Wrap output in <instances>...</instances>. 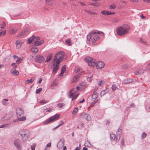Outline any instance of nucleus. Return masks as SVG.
I'll list each match as a JSON object with an SVG mask.
<instances>
[{"label":"nucleus","mask_w":150,"mask_h":150,"mask_svg":"<svg viewBox=\"0 0 150 150\" xmlns=\"http://www.w3.org/2000/svg\"><path fill=\"white\" fill-rule=\"evenodd\" d=\"M47 3L48 5H50L52 4V2L51 0H46Z\"/></svg>","instance_id":"58836bf2"},{"label":"nucleus","mask_w":150,"mask_h":150,"mask_svg":"<svg viewBox=\"0 0 150 150\" xmlns=\"http://www.w3.org/2000/svg\"><path fill=\"white\" fill-rule=\"evenodd\" d=\"M139 73H140V74H142L145 71V70L143 69H139Z\"/></svg>","instance_id":"a19ab883"},{"label":"nucleus","mask_w":150,"mask_h":150,"mask_svg":"<svg viewBox=\"0 0 150 150\" xmlns=\"http://www.w3.org/2000/svg\"><path fill=\"white\" fill-rule=\"evenodd\" d=\"M78 111V109L77 107L75 108L73 110L72 112V114H74V113H76Z\"/></svg>","instance_id":"f704fd0d"},{"label":"nucleus","mask_w":150,"mask_h":150,"mask_svg":"<svg viewBox=\"0 0 150 150\" xmlns=\"http://www.w3.org/2000/svg\"><path fill=\"white\" fill-rule=\"evenodd\" d=\"M92 102H91L90 106L91 107H93L95 104L98 102V100L95 101V100H91Z\"/></svg>","instance_id":"a878e982"},{"label":"nucleus","mask_w":150,"mask_h":150,"mask_svg":"<svg viewBox=\"0 0 150 150\" xmlns=\"http://www.w3.org/2000/svg\"><path fill=\"white\" fill-rule=\"evenodd\" d=\"M53 55V54L52 53L49 54L47 56L45 62H49L52 58Z\"/></svg>","instance_id":"ddd939ff"},{"label":"nucleus","mask_w":150,"mask_h":150,"mask_svg":"<svg viewBox=\"0 0 150 150\" xmlns=\"http://www.w3.org/2000/svg\"><path fill=\"white\" fill-rule=\"evenodd\" d=\"M64 139H61L59 141L57 144V146L59 149L62 148L64 145Z\"/></svg>","instance_id":"9d476101"},{"label":"nucleus","mask_w":150,"mask_h":150,"mask_svg":"<svg viewBox=\"0 0 150 150\" xmlns=\"http://www.w3.org/2000/svg\"><path fill=\"white\" fill-rule=\"evenodd\" d=\"M80 76V75L79 74H77L76 76H75L73 79V82L74 83L76 82L79 80Z\"/></svg>","instance_id":"6ab92c4d"},{"label":"nucleus","mask_w":150,"mask_h":150,"mask_svg":"<svg viewBox=\"0 0 150 150\" xmlns=\"http://www.w3.org/2000/svg\"><path fill=\"white\" fill-rule=\"evenodd\" d=\"M135 74L136 75H140V73H139V71H137L136 72H135Z\"/></svg>","instance_id":"69168bd1"},{"label":"nucleus","mask_w":150,"mask_h":150,"mask_svg":"<svg viewBox=\"0 0 150 150\" xmlns=\"http://www.w3.org/2000/svg\"><path fill=\"white\" fill-rule=\"evenodd\" d=\"M6 26V24L4 22H3L1 27V28H4Z\"/></svg>","instance_id":"864d4df0"},{"label":"nucleus","mask_w":150,"mask_h":150,"mask_svg":"<svg viewBox=\"0 0 150 150\" xmlns=\"http://www.w3.org/2000/svg\"><path fill=\"white\" fill-rule=\"evenodd\" d=\"M79 86L81 89H84L86 86V85L84 83H79Z\"/></svg>","instance_id":"c85d7f7f"},{"label":"nucleus","mask_w":150,"mask_h":150,"mask_svg":"<svg viewBox=\"0 0 150 150\" xmlns=\"http://www.w3.org/2000/svg\"><path fill=\"white\" fill-rule=\"evenodd\" d=\"M75 71L77 74H78L80 75L82 72L81 69L79 68H78L77 69H76Z\"/></svg>","instance_id":"cd10ccee"},{"label":"nucleus","mask_w":150,"mask_h":150,"mask_svg":"<svg viewBox=\"0 0 150 150\" xmlns=\"http://www.w3.org/2000/svg\"><path fill=\"white\" fill-rule=\"evenodd\" d=\"M130 29V27L127 25H124L122 26H119L116 29L117 34L119 35H122L128 33Z\"/></svg>","instance_id":"f03ea898"},{"label":"nucleus","mask_w":150,"mask_h":150,"mask_svg":"<svg viewBox=\"0 0 150 150\" xmlns=\"http://www.w3.org/2000/svg\"><path fill=\"white\" fill-rule=\"evenodd\" d=\"M85 11L88 13L90 14L91 15H94L96 14L95 13L91 11H89L86 10H85Z\"/></svg>","instance_id":"4c0bfd02"},{"label":"nucleus","mask_w":150,"mask_h":150,"mask_svg":"<svg viewBox=\"0 0 150 150\" xmlns=\"http://www.w3.org/2000/svg\"><path fill=\"white\" fill-rule=\"evenodd\" d=\"M127 64L124 65L122 66V68L124 69H126L127 68Z\"/></svg>","instance_id":"680f3d73"},{"label":"nucleus","mask_w":150,"mask_h":150,"mask_svg":"<svg viewBox=\"0 0 150 150\" xmlns=\"http://www.w3.org/2000/svg\"><path fill=\"white\" fill-rule=\"evenodd\" d=\"M21 40H17L16 42V45H20V46H21L20 43H21Z\"/></svg>","instance_id":"a18cd8bd"},{"label":"nucleus","mask_w":150,"mask_h":150,"mask_svg":"<svg viewBox=\"0 0 150 150\" xmlns=\"http://www.w3.org/2000/svg\"><path fill=\"white\" fill-rule=\"evenodd\" d=\"M104 63L102 61H99L97 63H96V66L97 69H100L103 68L104 66Z\"/></svg>","instance_id":"9b49d317"},{"label":"nucleus","mask_w":150,"mask_h":150,"mask_svg":"<svg viewBox=\"0 0 150 150\" xmlns=\"http://www.w3.org/2000/svg\"><path fill=\"white\" fill-rule=\"evenodd\" d=\"M85 62L88 63L89 66H92L94 67L96 65V61L95 59H92L91 57H86L85 59Z\"/></svg>","instance_id":"20e7f679"},{"label":"nucleus","mask_w":150,"mask_h":150,"mask_svg":"<svg viewBox=\"0 0 150 150\" xmlns=\"http://www.w3.org/2000/svg\"><path fill=\"white\" fill-rule=\"evenodd\" d=\"M16 113L18 116H20L24 114L23 110L21 108H18L16 109Z\"/></svg>","instance_id":"6e6552de"},{"label":"nucleus","mask_w":150,"mask_h":150,"mask_svg":"<svg viewBox=\"0 0 150 150\" xmlns=\"http://www.w3.org/2000/svg\"><path fill=\"white\" fill-rule=\"evenodd\" d=\"M87 79L88 81H91L92 80V76L88 77V78H87Z\"/></svg>","instance_id":"052dcab7"},{"label":"nucleus","mask_w":150,"mask_h":150,"mask_svg":"<svg viewBox=\"0 0 150 150\" xmlns=\"http://www.w3.org/2000/svg\"><path fill=\"white\" fill-rule=\"evenodd\" d=\"M42 90V88H39L37 89L36 91V93L37 94L39 93Z\"/></svg>","instance_id":"79ce46f5"},{"label":"nucleus","mask_w":150,"mask_h":150,"mask_svg":"<svg viewBox=\"0 0 150 150\" xmlns=\"http://www.w3.org/2000/svg\"><path fill=\"white\" fill-rule=\"evenodd\" d=\"M73 91L74 90L72 89L69 92V98H71L73 97Z\"/></svg>","instance_id":"bb28decb"},{"label":"nucleus","mask_w":150,"mask_h":150,"mask_svg":"<svg viewBox=\"0 0 150 150\" xmlns=\"http://www.w3.org/2000/svg\"><path fill=\"white\" fill-rule=\"evenodd\" d=\"M47 110L46 112H49L51 110H52V109L51 108H49V109L46 108V109H44V110Z\"/></svg>","instance_id":"bf43d9fd"},{"label":"nucleus","mask_w":150,"mask_h":150,"mask_svg":"<svg viewBox=\"0 0 150 150\" xmlns=\"http://www.w3.org/2000/svg\"><path fill=\"white\" fill-rule=\"evenodd\" d=\"M31 52H32L36 53L38 51V49L37 47H32L31 49Z\"/></svg>","instance_id":"b1692460"},{"label":"nucleus","mask_w":150,"mask_h":150,"mask_svg":"<svg viewBox=\"0 0 150 150\" xmlns=\"http://www.w3.org/2000/svg\"><path fill=\"white\" fill-rule=\"evenodd\" d=\"M6 31H3L2 32H1L0 33V37L1 35H5V34H6Z\"/></svg>","instance_id":"8fccbe9b"},{"label":"nucleus","mask_w":150,"mask_h":150,"mask_svg":"<svg viewBox=\"0 0 150 150\" xmlns=\"http://www.w3.org/2000/svg\"><path fill=\"white\" fill-rule=\"evenodd\" d=\"M35 59L38 62L41 63L44 61L45 59L42 56L39 55L36 56Z\"/></svg>","instance_id":"1a4fd4ad"},{"label":"nucleus","mask_w":150,"mask_h":150,"mask_svg":"<svg viewBox=\"0 0 150 150\" xmlns=\"http://www.w3.org/2000/svg\"><path fill=\"white\" fill-rule=\"evenodd\" d=\"M18 29L15 28L14 29L12 28L10 30V32L12 34H14L17 31Z\"/></svg>","instance_id":"7c9ffc66"},{"label":"nucleus","mask_w":150,"mask_h":150,"mask_svg":"<svg viewBox=\"0 0 150 150\" xmlns=\"http://www.w3.org/2000/svg\"><path fill=\"white\" fill-rule=\"evenodd\" d=\"M146 69L149 71H150V64H149L146 67Z\"/></svg>","instance_id":"09e8293b"},{"label":"nucleus","mask_w":150,"mask_h":150,"mask_svg":"<svg viewBox=\"0 0 150 150\" xmlns=\"http://www.w3.org/2000/svg\"><path fill=\"white\" fill-rule=\"evenodd\" d=\"M103 81H101L99 83H98V85L101 86L102 85V84L103 83Z\"/></svg>","instance_id":"5fc2aeb1"},{"label":"nucleus","mask_w":150,"mask_h":150,"mask_svg":"<svg viewBox=\"0 0 150 150\" xmlns=\"http://www.w3.org/2000/svg\"><path fill=\"white\" fill-rule=\"evenodd\" d=\"M60 115L58 114H56L54 116L51 117L47 120L44 121L43 122L44 125H47L51 122H54L59 117Z\"/></svg>","instance_id":"7ed1b4c3"},{"label":"nucleus","mask_w":150,"mask_h":150,"mask_svg":"<svg viewBox=\"0 0 150 150\" xmlns=\"http://www.w3.org/2000/svg\"><path fill=\"white\" fill-rule=\"evenodd\" d=\"M133 80L130 79H126L123 81V83L124 84H127L132 83L133 82Z\"/></svg>","instance_id":"4468645a"},{"label":"nucleus","mask_w":150,"mask_h":150,"mask_svg":"<svg viewBox=\"0 0 150 150\" xmlns=\"http://www.w3.org/2000/svg\"><path fill=\"white\" fill-rule=\"evenodd\" d=\"M35 37V35H33L32 37L28 38L27 40L28 43L29 44H30L33 41V40Z\"/></svg>","instance_id":"f3484780"},{"label":"nucleus","mask_w":150,"mask_h":150,"mask_svg":"<svg viewBox=\"0 0 150 150\" xmlns=\"http://www.w3.org/2000/svg\"><path fill=\"white\" fill-rule=\"evenodd\" d=\"M8 101V99H4L3 100V104L5 105H7V103L6 102V101Z\"/></svg>","instance_id":"c9c22d12"},{"label":"nucleus","mask_w":150,"mask_h":150,"mask_svg":"<svg viewBox=\"0 0 150 150\" xmlns=\"http://www.w3.org/2000/svg\"><path fill=\"white\" fill-rule=\"evenodd\" d=\"M35 40L39 41L40 40V38L39 37H37L35 38Z\"/></svg>","instance_id":"e2e57ef3"},{"label":"nucleus","mask_w":150,"mask_h":150,"mask_svg":"<svg viewBox=\"0 0 150 150\" xmlns=\"http://www.w3.org/2000/svg\"><path fill=\"white\" fill-rule=\"evenodd\" d=\"M9 125H10L9 124H8L3 125L0 126V128L6 127H8V126H9Z\"/></svg>","instance_id":"e433bc0d"},{"label":"nucleus","mask_w":150,"mask_h":150,"mask_svg":"<svg viewBox=\"0 0 150 150\" xmlns=\"http://www.w3.org/2000/svg\"><path fill=\"white\" fill-rule=\"evenodd\" d=\"M30 29L28 28H25L23 31H22L21 33L18 36V37L20 36H23L26 34L29 31Z\"/></svg>","instance_id":"f8f14e48"},{"label":"nucleus","mask_w":150,"mask_h":150,"mask_svg":"<svg viewBox=\"0 0 150 150\" xmlns=\"http://www.w3.org/2000/svg\"><path fill=\"white\" fill-rule=\"evenodd\" d=\"M59 124L58 125V126L59 127L61 125H62V124L64 123V122L62 120H61L59 122Z\"/></svg>","instance_id":"6e6d98bb"},{"label":"nucleus","mask_w":150,"mask_h":150,"mask_svg":"<svg viewBox=\"0 0 150 150\" xmlns=\"http://www.w3.org/2000/svg\"><path fill=\"white\" fill-rule=\"evenodd\" d=\"M66 69L65 65H64L61 69V72L59 74L60 76H62Z\"/></svg>","instance_id":"a211bd4d"},{"label":"nucleus","mask_w":150,"mask_h":150,"mask_svg":"<svg viewBox=\"0 0 150 150\" xmlns=\"http://www.w3.org/2000/svg\"><path fill=\"white\" fill-rule=\"evenodd\" d=\"M122 133L119 132L118 131L117 133V136L116 138V142L118 141Z\"/></svg>","instance_id":"4be33fe9"},{"label":"nucleus","mask_w":150,"mask_h":150,"mask_svg":"<svg viewBox=\"0 0 150 150\" xmlns=\"http://www.w3.org/2000/svg\"><path fill=\"white\" fill-rule=\"evenodd\" d=\"M101 13L104 15H107V11H101Z\"/></svg>","instance_id":"13d9d810"},{"label":"nucleus","mask_w":150,"mask_h":150,"mask_svg":"<svg viewBox=\"0 0 150 150\" xmlns=\"http://www.w3.org/2000/svg\"><path fill=\"white\" fill-rule=\"evenodd\" d=\"M57 107L59 108H61L62 107L64 106L65 104L63 103H58L57 104Z\"/></svg>","instance_id":"473e14b6"},{"label":"nucleus","mask_w":150,"mask_h":150,"mask_svg":"<svg viewBox=\"0 0 150 150\" xmlns=\"http://www.w3.org/2000/svg\"><path fill=\"white\" fill-rule=\"evenodd\" d=\"M21 60L20 59H19L16 60V62L18 64H19L20 63V61Z\"/></svg>","instance_id":"338daca9"},{"label":"nucleus","mask_w":150,"mask_h":150,"mask_svg":"<svg viewBox=\"0 0 150 150\" xmlns=\"http://www.w3.org/2000/svg\"><path fill=\"white\" fill-rule=\"evenodd\" d=\"M51 146V144L50 142L48 143L46 146L47 147H50Z\"/></svg>","instance_id":"0e129e2a"},{"label":"nucleus","mask_w":150,"mask_h":150,"mask_svg":"<svg viewBox=\"0 0 150 150\" xmlns=\"http://www.w3.org/2000/svg\"><path fill=\"white\" fill-rule=\"evenodd\" d=\"M11 72L14 75H17L19 74V72L18 71L15 70V68L12 69Z\"/></svg>","instance_id":"2eb2a0df"},{"label":"nucleus","mask_w":150,"mask_h":150,"mask_svg":"<svg viewBox=\"0 0 150 150\" xmlns=\"http://www.w3.org/2000/svg\"><path fill=\"white\" fill-rule=\"evenodd\" d=\"M147 134L145 132H143L142 135V139L144 138L146 136Z\"/></svg>","instance_id":"c03bdc74"},{"label":"nucleus","mask_w":150,"mask_h":150,"mask_svg":"<svg viewBox=\"0 0 150 150\" xmlns=\"http://www.w3.org/2000/svg\"><path fill=\"white\" fill-rule=\"evenodd\" d=\"M93 38L96 40H97L100 39V37L98 35H95L94 36Z\"/></svg>","instance_id":"ea45409f"},{"label":"nucleus","mask_w":150,"mask_h":150,"mask_svg":"<svg viewBox=\"0 0 150 150\" xmlns=\"http://www.w3.org/2000/svg\"><path fill=\"white\" fill-rule=\"evenodd\" d=\"M98 93H94L92 96L91 100H95L97 98L98 96Z\"/></svg>","instance_id":"5701e85b"},{"label":"nucleus","mask_w":150,"mask_h":150,"mask_svg":"<svg viewBox=\"0 0 150 150\" xmlns=\"http://www.w3.org/2000/svg\"><path fill=\"white\" fill-rule=\"evenodd\" d=\"M108 93V91L105 90H102L100 93V95L101 96H102L104 95L105 94Z\"/></svg>","instance_id":"c756f323"},{"label":"nucleus","mask_w":150,"mask_h":150,"mask_svg":"<svg viewBox=\"0 0 150 150\" xmlns=\"http://www.w3.org/2000/svg\"><path fill=\"white\" fill-rule=\"evenodd\" d=\"M99 34L100 35H103V32L100 31H99L97 30H93L91 32L88 34L87 36V39L88 40L89 42L90 41V40L91 39L92 37V34Z\"/></svg>","instance_id":"423d86ee"},{"label":"nucleus","mask_w":150,"mask_h":150,"mask_svg":"<svg viewBox=\"0 0 150 150\" xmlns=\"http://www.w3.org/2000/svg\"><path fill=\"white\" fill-rule=\"evenodd\" d=\"M65 42L68 44V46H70L71 45V40L69 39L66 40Z\"/></svg>","instance_id":"72a5a7b5"},{"label":"nucleus","mask_w":150,"mask_h":150,"mask_svg":"<svg viewBox=\"0 0 150 150\" xmlns=\"http://www.w3.org/2000/svg\"><path fill=\"white\" fill-rule=\"evenodd\" d=\"M18 120L19 121H24L26 120V117L25 116L21 117L18 116L17 117Z\"/></svg>","instance_id":"393cba45"},{"label":"nucleus","mask_w":150,"mask_h":150,"mask_svg":"<svg viewBox=\"0 0 150 150\" xmlns=\"http://www.w3.org/2000/svg\"><path fill=\"white\" fill-rule=\"evenodd\" d=\"M20 135L22 137V139L23 141H26L29 137L30 134L29 131L27 130H25L23 134H20Z\"/></svg>","instance_id":"39448f33"},{"label":"nucleus","mask_w":150,"mask_h":150,"mask_svg":"<svg viewBox=\"0 0 150 150\" xmlns=\"http://www.w3.org/2000/svg\"><path fill=\"white\" fill-rule=\"evenodd\" d=\"M64 52L62 51L58 52L55 54L53 60L54 66L52 71V73L55 74L59 68V64L63 60L64 57Z\"/></svg>","instance_id":"f257e3e1"},{"label":"nucleus","mask_w":150,"mask_h":150,"mask_svg":"<svg viewBox=\"0 0 150 150\" xmlns=\"http://www.w3.org/2000/svg\"><path fill=\"white\" fill-rule=\"evenodd\" d=\"M116 137L115 134H112L110 135V138L111 141H113L115 140H116Z\"/></svg>","instance_id":"412c9836"},{"label":"nucleus","mask_w":150,"mask_h":150,"mask_svg":"<svg viewBox=\"0 0 150 150\" xmlns=\"http://www.w3.org/2000/svg\"><path fill=\"white\" fill-rule=\"evenodd\" d=\"M109 7L111 9H114L116 8V6H115L110 5Z\"/></svg>","instance_id":"4d7b16f0"},{"label":"nucleus","mask_w":150,"mask_h":150,"mask_svg":"<svg viewBox=\"0 0 150 150\" xmlns=\"http://www.w3.org/2000/svg\"><path fill=\"white\" fill-rule=\"evenodd\" d=\"M11 65L13 67L16 68L17 67V65L15 63H13L11 64Z\"/></svg>","instance_id":"3c124183"},{"label":"nucleus","mask_w":150,"mask_h":150,"mask_svg":"<svg viewBox=\"0 0 150 150\" xmlns=\"http://www.w3.org/2000/svg\"><path fill=\"white\" fill-rule=\"evenodd\" d=\"M40 45V43L39 41H38L35 40L33 43V46H38Z\"/></svg>","instance_id":"2f4dec72"},{"label":"nucleus","mask_w":150,"mask_h":150,"mask_svg":"<svg viewBox=\"0 0 150 150\" xmlns=\"http://www.w3.org/2000/svg\"><path fill=\"white\" fill-rule=\"evenodd\" d=\"M14 144L15 147L18 149L21 150L22 149L21 141L18 139L14 140Z\"/></svg>","instance_id":"0eeeda50"},{"label":"nucleus","mask_w":150,"mask_h":150,"mask_svg":"<svg viewBox=\"0 0 150 150\" xmlns=\"http://www.w3.org/2000/svg\"><path fill=\"white\" fill-rule=\"evenodd\" d=\"M47 101L46 100H41L40 101V103H42V104H44L47 103Z\"/></svg>","instance_id":"603ef678"},{"label":"nucleus","mask_w":150,"mask_h":150,"mask_svg":"<svg viewBox=\"0 0 150 150\" xmlns=\"http://www.w3.org/2000/svg\"><path fill=\"white\" fill-rule=\"evenodd\" d=\"M84 118L88 121H90L91 120V116L88 114H84Z\"/></svg>","instance_id":"dca6fc26"},{"label":"nucleus","mask_w":150,"mask_h":150,"mask_svg":"<svg viewBox=\"0 0 150 150\" xmlns=\"http://www.w3.org/2000/svg\"><path fill=\"white\" fill-rule=\"evenodd\" d=\"M31 149L32 150H35V147L33 146H31Z\"/></svg>","instance_id":"774afa93"},{"label":"nucleus","mask_w":150,"mask_h":150,"mask_svg":"<svg viewBox=\"0 0 150 150\" xmlns=\"http://www.w3.org/2000/svg\"><path fill=\"white\" fill-rule=\"evenodd\" d=\"M107 15H108L111 14H113L115 13L114 12H109V11H107Z\"/></svg>","instance_id":"49530a36"},{"label":"nucleus","mask_w":150,"mask_h":150,"mask_svg":"<svg viewBox=\"0 0 150 150\" xmlns=\"http://www.w3.org/2000/svg\"><path fill=\"white\" fill-rule=\"evenodd\" d=\"M116 88L117 86L115 84H113L112 85V88L113 91H114L116 90Z\"/></svg>","instance_id":"37998d69"},{"label":"nucleus","mask_w":150,"mask_h":150,"mask_svg":"<svg viewBox=\"0 0 150 150\" xmlns=\"http://www.w3.org/2000/svg\"><path fill=\"white\" fill-rule=\"evenodd\" d=\"M79 95H76L73 96V97L72 98V101L76 99L77 97Z\"/></svg>","instance_id":"de8ad7c7"},{"label":"nucleus","mask_w":150,"mask_h":150,"mask_svg":"<svg viewBox=\"0 0 150 150\" xmlns=\"http://www.w3.org/2000/svg\"><path fill=\"white\" fill-rule=\"evenodd\" d=\"M35 79V78L34 77H32V78H31L30 79H28L27 80H26L25 81V83L26 84H28L29 83H31Z\"/></svg>","instance_id":"aec40b11"}]
</instances>
